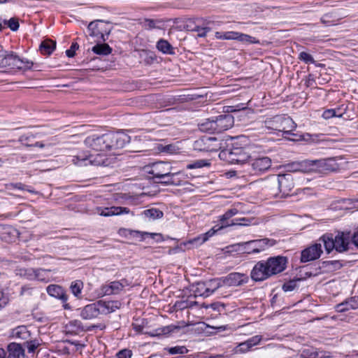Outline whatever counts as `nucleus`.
<instances>
[{"label":"nucleus","instance_id":"obj_1","mask_svg":"<svg viewBox=\"0 0 358 358\" xmlns=\"http://www.w3.org/2000/svg\"><path fill=\"white\" fill-rule=\"evenodd\" d=\"M131 140L130 136L124 132L106 133L99 136L93 134L87 136L85 144L92 150L100 152L96 155L90 154L88 151L79 152L73 156L72 162L78 166H108L113 164L114 158L108 157L103 154L111 152L115 154L119 149L123 148Z\"/></svg>","mask_w":358,"mask_h":358},{"label":"nucleus","instance_id":"obj_2","mask_svg":"<svg viewBox=\"0 0 358 358\" xmlns=\"http://www.w3.org/2000/svg\"><path fill=\"white\" fill-rule=\"evenodd\" d=\"M145 171L152 175L151 178L158 183L182 185L185 179L182 171H176L170 162L159 161L145 166Z\"/></svg>","mask_w":358,"mask_h":358},{"label":"nucleus","instance_id":"obj_3","mask_svg":"<svg viewBox=\"0 0 358 358\" xmlns=\"http://www.w3.org/2000/svg\"><path fill=\"white\" fill-rule=\"evenodd\" d=\"M260 128L262 131H278L285 134L296 136V134L292 133L296 128V123L291 117L285 115H275L266 118L264 122H262Z\"/></svg>","mask_w":358,"mask_h":358},{"label":"nucleus","instance_id":"obj_4","mask_svg":"<svg viewBox=\"0 0 358 358\" xmlns=\"http://www.w3.org/2000/svg\"><path fill=\"white\" fill-rule=\"evenodd\" d=\"M319 241L323 243L327 254L334 250L341 253L349 250L352 237L350 233L338 232L334 237L331 234H324Z\"/></svg>","mask_w":358,"mask_h":358},{"label":"nucleus","instance_id":"obj_5","mask_svg":"<svg viewBox=\"0 0 358 358\" xmlns=\"http://www.w3.org/2000/svg\"><path fill=\"white\" fill-rule=\"evenodd\" d=\"M234 117L230 114L220 115L215 119H208L199 125L202 131L210 133H222L234 125Z\"/></svg>","mask_w":358,"mask_h":358},{"label":"nucleus","instance_id":"obj_6","mask_svg":"<svg viewBox=\"0 0 358 358\" xmlns=\"http://www.w3.org/2000/svg\"><path fill=\"white\" fill-rule=\"evenodd\" d=\"M219 157L229 164H245L250 159V155L248 148L232 145L230 148L222 150Z\"/></svg>","mask_w":358,"mask_h":358},{"label":"nucleus","instance_id":"obj_7","mask_svg":"<svg viewBox=\"0 0 358 358\" xmlns=\"http://www.w3.org/2000/svg\"><path fill=\"white\" fill-rule=\"evenodd\" d=\"M0 57H1L0 66L2 68L8 67L13 69H22L24 68L30 69L33 65V62L24 61L12 52L1 51L0 52Z\"/></svg>","mask_w":358,"mask_h":358},{"label":"nucleus","instance_id":"obj_8","mask_svg":"<svg viewBox=\"0 0 358 358\" xmlns=\"http://www.w3.org/2000/svg\"><path fill=\"white\" fill-rule=\"evenodd\" d=\"M222 148V143L215 137L204 136L194 142V150L205 152H217Z\"/></svg>","mask_w":358,"mask_h":358},{"label":"nucleus","instance_id":"obj_9","mask_svg":"<svg viewBox=\"0 0 358 358\" xmlns=\"http://www.w3.org/2000/svg\"><path fill=\"white\" fill-rule=\"evenodd\" d=\"M271 166V159L268 157H261L250 159L248 171L250 176H259L267 171Z\"/></svg>","mask_w":358,"mask_h":358},{"label":"nucleus","instance_id":"obj_10","mask_svg":"<svg viewBox=\"0 0 358 358\" xmlns=\"http://www.w3.org/2000/svg\"><path fill=\"white\" fill-rule=\"evenodd\" d=\"M271 185L278 187L283 194L288 195L294 188L293 178L290 173L280 174L271 179Z\"/></svg>","mask_w":358,"mask_h":358},{"label":"nucleus","instance_id":"obj_11","mask_svg":"<svg viewBox=\"0 0 358 358\" xmlns=\"http://www.w3.org/2000/svg\"><path fill=\"white\" fill-rule=\"evenodd\" d=\"M337 157L313 160V171H336L339 169Z\"/></svg>","mask_w":358,"mask_h":358},{"label":"nucleus","instance_id":"obj_12","mask_svg":"<svg viewBox=\"0 0 358 358\" xmlns=\"http://www.w3.org/2000/svg\"><path fill=\"white\" fill-rule=\"evenodd\" d=\"M130 282L125 278L104 284L101 287V294L103 296L119 294Z\"/></svg>","mask_w":358,"mask_h":358},{"label":"nucleus","instance_id":"obj_13","mask_svg":"<svg viewBox=\"0 0 358 358\" xmlns=\"http://www.w3.org/2000/svg\"><path fill=\"white\" fill-rule=\"evenodd\" d=\"M46 291L50 296L60 300L65 310H70L71 308L69 303H67L69 299L68 294L62 286L52 284L46 287Z\"/></svg>","mask_w":358,"mask_h":358},{"label":"nucleus","instance_id":"obj_14","mask_svg":"<svg viewBox=\"0 0 358 358\" xmlns=\"http://www.w3.org/2000/svg\"><path fill=\"white\" fill-rule=\"evenodd\" d=\"M275 243L276 241L273 239L265 238L262 239L249 241L240 243L239 245L252 246V250L249 251L248 253H259L269 247L273 246Z\"/></svg>","mask_w":358,"mask_h":358},{"label":"nucleus","instance_id":"obj_15","mask_svg":"<svg viewBox=\"0 0 358 358\" xmlns=\"http://www.w3.org/2000/svg\"><path fill=\"white\" fill-rule=\"evenodd\" d=\"M250 276L255 281H263L271 276L266 261L258 262L252 270Z\"/></svg>","mask_w":358,"mask_h":358},{"label":"nucleus","instance_id":"obj_16","mask_svg":"<svg viewBox=\"0 0 358 358\" xmlns=\"http://www.w3.org/2000/svg\"><path fill=\"white\" fill-rule=\"evenodd\" d=\"M322 252L321 243H314L302 250L301 262L305 263L317 259L320 257Z\"/></svg>","mask_w":358,"mask_h":358},{"label":"nucleus","instance_id":"obj_17","mask_svg":"<svg viewBox=\"0 0 358 358\" xmlns=\"http://www.w3.org/2000/svg\"><path fill=\"white\" fill-rule=\"evenodd\" d=\"M267 266L271 275L282 272L287 263V259L285 257L277 256L268 258L266 261Z\"/></svg>","mask_w":358,"mask_h":358},{"label":"nucleus","instance_id":"obj_18","mask_svg":"<svg viewBox=\"0 0 358 358\" xmlns=\"http://www.w3.org/2000/svg\"><path fill=\"white\" fill-rule=\"evenodd\" d=\"M224 286L238 287L246 284L249 280V277L245 274L238 272H234L222 277Z\"/></svg>","mask_w":358,"mask_h":358},{"label":"nucleus","instance_id":"obj_19","mask_svg":"<svg viewBox=\"0 0 358 358\" xmlns=\"http://www.w3.org/2000/svg\"><path fill=\"white\" fill-rule=\"evenodd\" d=\"M221 229H219V227L215 229V227L211 228L209 231H208L206 233L201 234L198 236L196 238H194L192 239L189 240L186 243H184L185 246H187L189 249L197 248L202 245L203 243L207 241L210 237H212L215 234L220 230Z\"/></svg>","mask_w":358,"mask_h":358},{"label":"nucleus","instance_id":"obj_20","mask_svg":"<svg viewBox=\"0 0 358 358\" xmlns=\"http://www.w3.org/2000/svg\"><path fill=\"white\" fill-rule=\"evenodd\" d=\"M95 213L101 216L110 217L113 215H120L122 214H129L130 210L126 207L112 206L110 208L97 207Z\"/></svg>","mask_w":358,"mask_h":358},{"label":"nucleus","instance_id":"obj_21","mask_svg":"<svg viewBox=\"0 0 358 358\" xmlns=\"http://www.w3.org/2000/svg\"><path fill=\"white\" fill-rule=\"evenodd\" d=\"M8 355L6 352L0 348V358H24V350L19 344L11 343L8 346Z\"/></svg>","mask_w":358,"mask_h":358},{"label":"nucleus","instance_id":"obj_22","mask_svg":"<svg viewBox=\"0 0 358 358\" xmlns=\"http://www.w3.org/2000/svg\"><path fill=\"white\" fill-rule=\"evenodd\" d=\"M289 171L296 172H310L313 171V160H303L301 162H294L287 165Z\"/></svg>","mask_w":358,"mask_h":358},{"label":"nucleus","instance_id":"obj_23","mask_svg":"<svg viewBox=\"0 0 358 358\" xmlns=\"http://www.w3.org/2000/svg\"><path fill=\"white\" fill-rule=\"evenodd\" d=\"M97 305L98 301L96 303L85 306L81 311V317L84 320H92L97 317L99 315H101L99 306Z\"/></svg>","mask_w":358,"mask_h":358},{"label":"nucleus","instance_id":"obj_24","mask_svg":"<svg viewBox=\"0 0 358 358\" xmlns=\"http://www.w3.org/2000/svg\"><path fill=\"white\" fill-rule=\"evenodd\" d=\"M97 306H99L101 315H107L120 309L122 306V303L120 301H105L100 300L98 301Z\"/></svg>","mask_w":358,"mask_h":358},{"label":"nucleus","instance_id":"obj_25","mask_svg":"<svg viewBox=\"0 0 358 358\" xmlns=\"http://www.w3.org/2000/svg\"><path fill=\"white\" fill-rule=\"evenodd\" d=\"M262 340V336H255L247 341L239 343L236 348V352L245 353L249 351L253 346L259 344Z\"/></svg>","mask_w":358,"mask_h":358},{"label":"nucleus","instance_id":"obj_26","mask_svg":"<svg viewBox=\"0 0 358 358\" xmlns=\"http://www.w3.org/2000/svg\"><path fill=\"white\" fill-rule=\"evenodd\" d=\"M101 20L91 22L87 27V31L90 36L96 37L98 39L105 41L104 34L101 27Z\"/></svg>","mask_w":358,"mask_h":358},{"label":"nucleus","instance_id":"obj_27","mask_svg":"<svg viewBox=\"0 0 358 358\" xmlns=\"http://www.w3.org/2000/svg\"><path fill=\"white\" fill-rule=\"evenodd\" d=\"M56 48V42L50 39H45L41 42L39 50L43 55H50Z\"/></svg>","mask_w":358,"mask_h":358},{"label":"nucleus","instance_id":"obj_28","mask_svg":"<svg viewBox=\"0 0 358 358\" xmlns=\"http://www.w3.org/2000/svg\"><path fill=\"white\" fill-rule=\"evenodd\" d=\"M205 282L210 295L214 293L219 287L224 286L222 278L210 279Z\"/></svg>","mask_w":358,"mask_h":358},{"label":"nucleus","instance_id":"obj_29","mask_svg":"<svg viewBox=\"0 0 358 358\" xmlns=\"http://www.w3.org/2000/svg\"><path fill=\"white\" fill-rule=\"evenodd\" d=\"M83 330L81 322L77 320H71L66 325V332L71 334H78Z\"/></svg>","mask_w":358,"mask_h":358},{"label":"nucleus","instance_id":"obj_30","mask_svg":"<svg viewBox=\"0 0 358 358\" xmlns=\"http://www.w3.org/2000/svg\"><path fill=\"white\" fill-rule=\"evenodd\" d=\"M83 287L84 285L81 280H75L71 282L70 285V290L77 299H81L83 298L82 290Z\"/></svg>","mask_w":358,"mask_h":358},{"label":"nucleus","instance_id":"obj_31","mask_svg":"<svg viewBox=\"0 0 358 358\" xmlns=\"http://www.w3.org/2000/svg\"><path fill=\"white\" fill-rule=\"evenodd\" d=\"M157 49L164 54L174 55V49L172 45L164 39H160L157 43Z\"/></svg>","mask_w":358,"mask_h":358},{"label":"nucleus","instance_id":"obj_32","mask_svg":"<svg viewBox=\"0 0 358 358\" xmlns=\"http://www.w3.org/2000/svg\"><path fill=\"white\" fill-rule=\"evenodd\" d=\"M92 50L96 55H108L112 52V48L106 43H97L92 47Z\"/></svg>","mask_w":358,"mask_h":358},{"label":"nucleus","instance_id":"obj_33","mask_svg":"<svg viewBox=\"0 0 358 358\" xmlns=\"http://www.w3.org/2000/svg\"><path fill=\"white\" fill-rule=\"evenodd\" d=\"M238 213V210L236 208H233L227 210L225 213L220 217V221L222 225L219 227V229L227 227L228 226H225L226 223L229 222L228 220L233 216L237 215Z\"/></svg>","mask_w":358,"mask_h":358},{"label":"nucleus","instance_id":"obj_34","mask_svg":"<svg viewBox=\"0 0 358 358\" xmlns=\"http://www.w3.org/2000/svg\"><path fill=\"white\" fill-rule=\"evenodd\" d=\"M13 336L17 338L25 340L29 338V332L26 326H19L13 330Z\"/></svg>","mask_w":358,"mask_h":358},{"label":"nucleus","instance_id":"obj_35","mask_svg":"<svg viewBox=\"0 0 358 358\" xmlns=\"http://www.w3.org/2000/svg\"><path fill=\"white\" fill-rule=\"evenodd\" d=\"M143 215L145 217L150 220H156L162 218L164 215V213L162 210L157 208H150L143 211Z\"/></svg>","mask_w":358,"mask_h":358},{"label":"nucleus","instance_id":"obj_36","mask_svg":"<svg viewBox=\"0 0 358 358\" xmlns=\"http://www.w3.org/2000/svg\"><path fill=\"white\" fill-rule=\"evenodd\" d=\"M194 293L196 295L203 297H208L210 296L205 281L199 282L196 284Z\"/></svg>","mask_w":358,"mask_h":358},{"label":"nucleus","instance_id":"obj_37","mask_svg":"<svg viewBox=\"0 0 358 358\" xmlns=\"http://www.w3.org/2000/svg\"><path fill=\"white\" fill-rule=\"evenodd\" d=\"M323 267L326 268L327 271H334L342 268L343 264L338 260L325 261L322 262Z\"/></svg>","mask_w":358,"mask_h":358},{"label":"nucleus","instance_id":"obj_38","mask_svg":"<svg viewBox=\"0 0 358 358\" xmlns=\"http://www.w3.org/2000/svg\"><path fill=\"white\" fill-rule=\"evenodd\" d=\"M236 40L243 42L245 44H255L259 43V41L255 38L242 33L237 32V35L236 36Z\"/></svg>","mask_w":358,"mask_h":358},{"label":"nucleus","instance_id":"obj_39","mask_svg":"<svg viewBox=\"0 0 358 358\" xmlns=\"http://www.w3.org/2000/svg\"><path fill=\"white\" fill-rule=\"evenodd\" d=\"M157 150L161 152H166L169 154L176 153L178 150V148L173 144H159L157 145Z\"/></svg>","mask_w":358,"mask_h":358},{"label":"nucleus","instance_id":"obj_40","mask_svg":"<svg viewBox=\"0 0 358 358\" xmlns=\"http://www.w3.org/2000/svg\"><path fill=\"white\" fill-rule=\"evenodd\" d=\"M250 224L249 219L246 217L237 218L232 220L230 222H227L225 226H248Z\"/></svg>","mask_w":358,"mask_h":358},{"label":"nucleus","instance_id":"obj_41","mask_svg":"<svg viewBox=\"0 0 358 358\" xmlns=\"http://www.w3.org/2000/svg\"><path fill=\"white\" fill-rule=\"evenodd\" d=\"M170 355H183L188 352V350L185 346H175L166 349Z\"/></svg>","mask_w":358,"mask_h":358},{"label":"nucleus","instance_id":"obj_42","mask_svg":"<svg viewBox=\"0 0 358 358\" xmlns=\"http://www.w3.org/2000/svg\"><path fill=\"white\" fill-rule=\"evenodd\" d=\"M299 59L306 64H314L315 62L313 57L306 52H300Z\"/></svg>","mask_w":358,"mask_h":358},{"label":"nucleus","instance_id":"obj_43","mask_svg":"<svg viewBox=\"0 0 358 358\" xmlns=\"http://www.w3.org/2000/svg\"><path fill=\"white\" fill-rule=\"evenodd\" d=\"M40 345V343L37 340H31L26 342V347L29 353H34Z\"/></svg>","mask_w":358,"mask_h":358},{"label":"nucleus","instance_id":"obj_44","mask_svg":"<svg viewBox=\"0 0 358 358\" xmlns=\"http://www.w3.org/2000/svg\"><path fill=\"white\" fill-rule=\"evenodd\" d=\"M197 21L198 20H194L192 19L187 20L185 25V28L186 29V30L189 31H195L198 29V27L199 26V24L197 23Z\"/></svg>","mask_w":358,"mask_h":358},{"label":"nucleus","instance_id":"obj_45","mask_svg":"<svg viewBox=\"0 0 358 358\" xmlns=\"http://www.w3.org/2000/svg\"><path fill=\"white\" fill-rule=\"evenodd\" d=\"M12 31H17L19 28V22L17 19L12 17L9 20L5 22Z\"/></svg>","mask_w":358,"mask_h":358},{"label":"nucleus","instance_id":"obj_46","mask_svg":"<svg viewBox=\"0 0 358 358\" xmlns=\"http://www.w3.org/2000/svg\"><path fill=\"white\" fill-rule=\"evenodd\" d=\"M131 356L132 351L127 348L120 350L116 355L117 358H131Z\"/></svg>","mask_w":358,"mask_h":358},{"label":"nucleus","instance_id":"obj_47","mask_svg":"<svg viewBox=\"0 0 358 358\" xmlns=\"http://www.w3.org/2000/svg\"><path fill=\"white\" fill-rule=\"evenodd\" d=\"M79 48V45L74 42L72 43L71 48L69 50H66V55L69 57H73L76 54V50Z\"/></svg>","mask_w":358,"mask_h":358},{"label":"nucleus","instance_id":"obj_48","mask_svg":"<svg viewBox=\"0 0 358 358\" xmlns=\"http://www.w3.org/2000/svg\"><path fill=\"white\" fill-rule=\"evenodd\" d=\"M336 310L337 312L342 313L345 311H348L350 310V308H349V303L348 301L346 300L344 302H342L338 305L336 306Z\"/></svg>","mask_w":358,"mask_h":358},{"label":"nucleus","instance_id":"obj_49","mask_svg":"<svg viewBox=\"0 0 358 358\" xmlns=\"http://www.w3.org/2000/svg\"><path fill=\"white\" fill-rule=\"evenodd\" d=\"M296 287V282L295 280H290L282 285V289L285 292H291Z\"/></svg>","mask_w":358,"mask_h":358},{"label":"nucleus","instance_id":"obj_50","mask_svg":"<svg viewBox=\"0 0 358 358\" xmlns=\"http://www.w3.org/2000/svg\"><path fill=\"white\" fill-rule=\"evenodd\" d=\"M211 30L210 27H201L200 25L198 27V29L195 31L197 32L198 37H205L208 32Z\"/></svg>","mask_w":358,"mask_h":358},{"label":"nucleus","instance_id":"obj_51","mask_svg":"<svg viewBox=\"0 0 358 358\" xmlns=\"http://www.w3.org/2000/svg\"><path fill=\"white\" fill-rule=\"evenodd\" d=\"M34 289L31 287L27 286H23L21 288L20 295L21 296H31L33 294Z\"/></svg>","mask_w":358,"mask_h":358},{"label":"nucleus","instance_id":"obj_52","mask_svg":"<svg viewBox=\"0 0 358 358\" xmlns=\"http://www.w3.org/2000/svg\"><path fill=\"white\" fill-rule=\"evenodd\" d=\"M337 116L336 110L334 109H328L324 111L322 117L324 119H329L333 117Z\"/></svg>","mask_w":358,"mask_h":358},{"label":"nucleus","instance_id":"obj_53","mask_svg":"<svg viewBox=\"0 0 358 358\" xmlns=\"http://www.w3.org/2000/svg\"><path fill=\"white\" fill-rule=\"evenodd\" d=\"M349 303V308L350 309H356L358 308V296L352 297L348 299Z\"/></svg>","mask_w":358,"mask_h":358},{"label":"nucleus","instance_id":"obj_54","mask_svg":"<svg viewBox=\"0 0 358 358\" xmlns=\"http://www.w3.org/2000/svg\"><path fill=\"white\" fill-rule=\"evenodd\" d=\"M144 26L145 28L151 29H155L156 27L155 26V20L152 19H145L144 20Z\"/></svg>","mask_w":358,"mask_h":358},{"label":"nucleus","instance_id":"obj_55","mask_svg":"<svg viewBox=\"0 0 358 358\" xmlns=\"http://www.w3.org/2000/svg\"><path fill=\"white\" fill-rule=\"evenodd\" d=\"M237 35V32L235 31H228L225 32L224 34V39L227 40H236V36Z\"/></svg>","mask_w":358,"mask_h":358},{"label":"nucleus","instance_id":"obj_56","mask_svg":"<svg viewBox=\"0 0 358 358\" xmlns=\"http://www.w3.org/2000/svg\"><path fill=\"white\" fill-rule=\"evenodd\" d=\"M134 233L141 234L142 238H144L145 236H150L152 238H154L155 236H160V234H150L148 232L141 233L140 231H134Z\"/></svg>","mask_w":358,"mask_h":358},{"label":"nucleus","instance_id":"obj_57","mask_svg":"<svg viewBox=\"0 0 358 358\" xmlns=\"http://www.w3.org/2000/svg\"><path fill=\"white\" fill-rule=\"evenodd\" d=\"M200 167H202V164L201 162H196V163H194V164H189L187 166V169H195V168H200Z\"/></svg>","mask_w":358,"mask_h":358},{"label":"nucleus","instance_id":"obj_58","mask_svg":"<svg viewBox=\"0 0 358 358\" xmlns=\"http://www.w3.org/2000/svg\"><path fill=\"white\" fill-rule=\"evenodd\" d=\"M352 241L358 248V231L354 234Z\"/></svg>","mask_w":358,"mask_h":358},{"label":"nucleus","instance_id":"obj_59","mask_svg":"<svg viewBox=\"0 0 358 358\" xmlns=\"http://www.w3.org/2000/svg\"><path fill=\"white\" fill-rule=\"evenodd\" d=\"M12 186H13L15 188H17L19 189H25V188H24L25 185L21 182L13 184Z\"/></svg>","mask_w":358,"mask_h":358},{"label":"nucleus","instance_id":"obj_60","mask_svg":"<svg viewBox=\"0 0 358 358\" xmlns=\"http://www.w3.org/2000/svg\"><path fill=\"white\" fill-rule=\"evenodd\" d=\"M224 33L217 31L215 33V37L219 39H224Z\"/></svg>","mask_w":358,"mask_h":358},{"label":"nucleus","instance_id":"obj_61","mask_svg":"<svg viewBox=\"0 0 358 358\" xmlns=\"http://www.w3.org/2000/svg\"><path fill=\"white\" fill-rule=\"evenodd\" d=\"M29 138L30 136H27L26 135H22L20 136V141L23 142V141H29Z\"/></svg>","mask_w":358,"mask_h":358},{"label":"nucleus","instance_id":"obj_62","mask_svg":"<svg viewBox=\"0 0 358 358\" xmlns=\"http://www.w3.org/2000/svg\"><path fill=\"white\" fill-rule=\"evenodd\" d=\"M42 271L41 269H38V270H36V271H34V273H35V277H36L38 280H42V279H41V278H40V277H39V273H40V271Z\"/></svg>","mask_w":358,"mask_h":358},{"label":"nucleus","instance_id":"obj_63","mask_svg":"<svg viewBox=\"0 0 358 358\" xmlns=\"http://www.w3.org/2000/svg\"><path fill=\"white\" fill-rule=\"evenodd\" d=\"M309 358H322V357H318V354L317 352L311 353Z\"/></svg>","mask_w":358,"mask_h":358},{"label":"nucleus","instance_id":"obj_64","mask_svg":"<svg viewBox=\"0 0 358 358\" xmlns=\"http://www.w3.org/2000/svg\"><path fill=\"white\" fill-rule=\"evenodd\" d=\"M169 331H169V327H166L162 330L163 334H166V333H168Z\"/></svg>","mask_w":358,"mask_h":358}]
</instances>
